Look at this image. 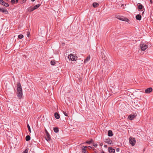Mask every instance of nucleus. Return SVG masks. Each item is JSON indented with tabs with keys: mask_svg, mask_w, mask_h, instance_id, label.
Returning a JSON list of instances; mask_svg holds the SVG:
<instances>
[{
	"mask_svg": "<svg viewBox=\"0 0 153 153\" xmlns=\"http://www.w3.org/2000/svg\"><path fill=\"white\" fill-rule=\"evenodd\" d=\"M17 94L19 98H21L22 95V91L21 85L20 83L17 85Z\"/></svg>",
	"mask_w": 153,
	"mask_h": 153,
	"instance_id": "1",
	"label": "nucleus"
},
{
	"mask_svg": "<svg viewBox=\"0 0 153 153\" xmlns=\"http://www.w3.org/2000/svg\"><path fill=\"white\" fill-rule=\"evenodd\" d=\"M68 58L72 61H75L76 60L77 57L73 54H71L68 56Z\"/></svg>",
	"mask_w": 153,
	"mask_h": 153,
	"instance_id": "2",
	"label": "nucleus"
},
{
	"mask_svg": "<svg viewBox=\"0 0 153 153\" xmlns=\"http://www.w3.org/2000/svg\"><path fill=\"white\" fill-rule=\"evenodd\" d=\"M148 48V45L143 42H141L140 44V48L141 50L144 51Z\"/></svg>",
	"mask_w": 153,
	"mask_h": 153,
	"instance_id": "3",
	"label": "nucleus"
},
{
	"mask_svg": "<svg viewBox=\"0 0 153 153\" xmlns=\"http://www.w3.org/2000/svg\"><path fill=\"white\" fill-rule=\"evenodd\" d=\"M129 141L130 143L131 144L132 146H134L135 143V139L130 137L129 139Z\"/></svg>",
	"mask_w": 153,
	"mask_h": 153,
	"instance_id": "4",
	"label": "nucleus"
},
{
	"mask_svg": "<svg viewBox=\"0 0 153 153\" xmlns=\"http://www.w3.org/2000/svg\"><path fill=\"white\" fill-rule=\"evenodd\" d=\"M45 133L46 134V137H45L46 140L47 141H49L51 139L50 136L46 130H45Z\"/></svg>",
	"mask_w": 153,
	"mask_h": 153,
	"instance_id": "5",
	"label": "nucleus"
},
{
	"mask_svg": "<svg viewBox=\"0 0 153 153\" xmlns=\"http://www.w3.org/2000/svg\"><path fill=\"white\" fill-rule=\"evenodd\" d=\"M0 12H1L3 13H4L5 14H7L8 13V11L6 9H4L3 8L0 7Z\"/></svg>",
	"mask_w": 153,
	"mask_h": 153,
	"instance_id": "6",
	"label": "nucleus"
},
{
	"mask_svg": "<svg viewBox=\"0 0 153 153\" xmlns=\"http://www.w3.org/2000/svg\"><path fill=\"white\" fill-rule=\"evenodd\" d=\"M0 3L6 7H8L9 6V5L7 3L5 2L3 0H0Z\"/></svg>",
	"mask_w": 153,
	"mask_h": 153,
	"instance_id": "7",
	"label": "nucleus"
},
{
	"mask_svg": "<svg viewBox=\"0 0 153 153\" xmlns=\"http://www.w3.org/2000/svg\"><path fill=\"white\" fill-rule=\"evenodd\" d=\"M118 19L124 21L128 22L129 21V20L128 19L124 17H120Z\"/></svg>",
	"mask_w": 153,
	"mask_h": 153,
	"instance_id": "8",
	"label": "nucleus"
},
{
	"mask_svg": "<svg viewBox=\"0 0 153 153\" xmlns=\"http://www.w3.org/2000/svg\"><path fill=\"white\" fill-rule=\"evenodd\" d=\"M108 150L110 153H114L115 152V149H112L111 147H108Z\"/></svg>",
	"mask_w": 153,
	"mask_h": 153,
	"instance_id": "9",
	"label": "nucleus"
},
{
	"mask_svg": "<svg viewBox=\"0 0 153 153\" xmlns=\"http://www.w3.org/2000/svg\"><path fill=\"white\" fill-rule=\"evenodd\" d=\"M152 89L151 88H148L145 90V92L146 93L148 94L152 91Z\"/></svg>",
	"mask_w": 153,
	"mask_h": 153,
	"instance_id": "10",
	"label": "nucleus"
},
{
	"mask_svg": "<svg viewBox=\"0 0 153 153\" xmlns=\"http://www.w3.org/2000/svg\"><path fill=\"white\" fill-rule=\"evenodd\" d=\"M136 117V115L134 114H133V115H129L128 117V119L131 120H133L134 117Z\"/></svg>",
	"mask_w": 153,
	"mask_h": 153,
	"instance_id": "11",
	"label": "nucleus"
},
{
	"mask_svg": "<svg viewBox=\"0 0 153 153\" xmlns=\"http://www.w3.org/2000/svg\"><path fill=\"white\" fill-rule=\"evenodd\" d=\"M105 142L108 144H112V141L109 138L106 139Z\"/></svg>",
	"mask_w": 153,
	"mask_h": 153,
	"instance_id": "12",
	"label": "nucleus"
},
{
	"mask_svg": "<svg viewBox=\"0 0 153 153\" xmlns=\"http://www.w3.org/2000/svg\"><path fill=\"white\" fill-rule=\"evenodd\" d=\"M136 18L137 20L140 21L141 19V16L140 15L137 14L136 16Z\"/></svg>",
	"mask_w": 153,
	"mask_h": 153,
	"instance_id": "13",
	"label": "nucleus"
},
{
	"mask_svg": "<svg viewBox=\"0 0 153 153\" xmlns=\"http://www.w3.org/2000/svg\"><path fill=\"white\" fill-rule=\"evenodd\" d=\"M90 55H89L87 57V58L84 61V63H86L87 62H88V61L90 60Z\"/></svg>",
	"mask_w": 153,
	"mask_h": 153,
	"instance_id": "14",
	"label": "nucleus"
},
{
	"mask_svg": "<svg viewBox=\"0 0 153 153\" xmlns=\"http://www.w3.org/2000/svg\"><path fill=\"white\" fill-rule=\"evenodd\" d=\"M54 116L56 119H58L60 118V116L59 114L57 112L54 114Z\"/></svg>",
	"mask_w": 153,
	"mask_h": 153,
	"instance_id": "15",
	"label": "nucleus"
},
{
	"mask_svg": "<svg viewBox=\"0 0 153 153\" xmlns=\"http://www.w3.org/2000/svg\"><path fill=\"white\" fill-rule=\"evenodd\" d=\"M108 135L109 137H111L113 135L112 132L111 130H109L108 131Z\"/></svg>",
	"mask_w": 153,
	"mask_h": 153,
	"instance_id": "16",
	"label": "nucleus"
},
{
	"mask_svg": "<svg viewBox=\"0 0 153 153\" xmlns=\"http://www.w3.org/2000/svg\"><path fill=\"white\" fill-rule=\"evenodd\" d=\"M34 10L33 7H30L28 8L27 9L28 11L29 12H31Z\"/></svg>",
	"mask_w": 153,
	"mask_h": 153,
	"instance_id": "17",
	"label": "nucleus"
},
{
	"mask_svg": "<svg viewBox=\"0 0 153 153\" xmlns=\"http://www.w3.org/2000/svg\"><path fill=\"white\" fill-rule=\"evenodd\" d=\"M99 4L96 2H94L93 4V6L94 7H96L99 6Z\"/></svg>",
	"mask_w": 153,
	"mask_h": 153,
	"instance_id": "18",
	"label": "nucleus"
},
{
	"mask_svg": "<svg viewBox=\"0 0 153 153\" xmlns=\"http://www.w3.org/2000/svg\"><path fill=\"white\" fill-rule=\"evenodd\" d=\"M40 6V4H38L35 6L34 7H33V8H34V10H35L38 8L39 7V6Z\"/></svg>",
	"mask_w": 153,
	"mask_h": 153,
	"instance_id": "19",
	"label": "nucleus"
},
{
	"mask_svg": "<svg viewBox=\"0 0 153 153\" xmlns=\"http://www.w3.org/2000/svg\"><path fill=\"white\" fill-rule=\"evenodd\" d=\"M25 139H26V141H28L29 140H30V137L29 135H27L26 137V138Z\"/></svg>",
	"mask_w": 153,
	"mask_h": 153,
	"instance_id": "20",
	"label": "nucleus"
},
{
	"mask_svg": "<svg viewBox=\"0 0 153 153\" xmlns=\"http://www.w3.org/2000/svg\"><path fill=\"white\" fill-rule=\"evenodd\" d=\"M143 6L141 4H140L138 5V8L140 10L142 9L143 8Z\"/></svg>",
	"mask_w": 153,
	"mask_h": 153,
	"instance_id": "21",
	"label": "nucleus"
},
{
	"mask_svg": "<svg viewBox=\"0 0 153 153\" xmlns=\"http://www.w3.org/2000/svg\"><path fill=\"white\" fill-rule=\"evenodd\" d=\"M53 130L56 133H57L59 131V130L57 128H54Z\"/></svg>",
	"mask_w": 153,
	"mask_h": 153,
	"instance_id": "22",
	"label": "nucleus"
},
{
	"mask_svg": "<svg viewBox=\"0 0 153 153\" xmlns=\"http://www.w3.org/2000/svg\"><path fill=\"white\" fill-rule=\"evenodd\" d=\"M93 141V140L92 139H91L89 141H87L86 142V143H88V144H90Z\"/></svg>",
	"mask_w": 153,
	"mask_h": 153,
	"instance_id": "23",
	"label": "nucleus"
},
{
	"mask_svg": "<svg viewBox=\"0 0 153 153\" xmlns=\"http://www.w3.org/2000/svg\"><path fill=\"white\" fill-rule=\"evenodd\" d=\"M23 37H24L23 35L22 34L19 35L18 36V38L19 39H20L22 38Z\"/></svg>",
	"mask_w": 153,
	"mask_h": 153,
	"instance_id": "24",
	"label": "nucleus"
},
{
	"mask_svg": "<svg viewBox=\"0 0 153 153\" xmlns=\"http://www.w3.org/2000/svg\"><path fill=\"white\" fill-rule=\"evenodd\" d=\"M27 127L28 128V130H29V131L30 132H31V129H30V126H29V125L28 124H27Z\"/></svg>",
	"mask_w": 153,
	"mask_h": 153,
	"instance_id": "25",
	"label": "nucleus"
},
{
	"mask_svg": "<svg viewBox=\"0 0 153 153\" xmlns=\"http://www.w3.org/2000/svg\"><path fill=\"white\" fill-rule=\"evenodd\" d=\"M51 65H53L55 64V61L52 60L51 61Z\"/></svg>",
	"mask_w": 153,
	"mask_h": 153,
	"instance_id": "26",
	"label": "nucleus"
},
{
	"mask_svg": "<svg viewBox=\"0 0 153 153\" xmlns=\"http://www.w3.org/2000/svg\"><path fill=\"white\" fill-rule=\"evenodd\" d=\"M63 112L65 116H68V115L67 114L65 111H63Z\"/></svg>",
	"mask_w": 153,
	"mask_h": 153,
	"instance_id": "27",
	"label": "nucleus"
},
{
	"mask_svg": "<svg viewBox=\"0 0 153 153\" xmlns=\"http://www.w3.org/2000/svg\"><path fill=\"white\" fill-rule=\"evenodd\" d=\"M28 152V150L27 149H26L22 153H27Z\"/></svg>",
	"mask_w": 153,
	"mask_h": 153,
	"instance_id": "28",
	"label": "nucleus"
},
{
	"mask_svg": "<svg viewBox=\"0 0 153 153\" xmlns=\"http://www.w3.org/2000/svg\"><path fill=\"white\" fill-rule=\"evenodd\" d=\"M87 148V146H83L82 147V150H83L84 149H85Z\"/></svg>",
	"mask_w": 153,
	"mask_h": 153,
	"instance_id": "29",
	"label": "nucleus"
},
{
	"mask_svg": "<svg viewBox=\"0 0 153 153\" xmlns=\"http://www.w3.org/2000/svg\"><path fill=\"white\" fill-rule=\"evenodd\" d=\"M86 151L85 149H84V150H83L82 151V152L83 153H86Z\"/></svg>",
	"mask_w": 153,
	"mask_h": 153,
	"instance_id": "30",
	"label": "nucleus"
},
{
	"mask_svg": "<svg viewBox=\"0 0 153 153\" xmlns=\"http://www.w3.org/2000/svg\"><path fill=\"white\" fill-rule=\"evenodd\" d=\"M15 2V0H11V2L12 4L14 3Z\"/></svg>",
	"mask_w": 153,
	"mask_h": 153,
	"instance_id": "31",
	"label": "nucleus"
},
{
	"mask_svg": "<svg viewBox=\"0 0 153 153\" xmlns=\"http://www.w3.org/2000/svg\"><path fill=\"white\" fill-rule=\"evenodd\" d=\"M116 151L117 152H119L120 151V149L119 148H117L116 149Z\"/></svg>",
	"mask_w": 153,
	"mask_h": 153,
	"instance_id": "32",
	"label": "nucleus"
},
{
	"mask_svg": "<svg viewBox=\"0 0 153 153\" xmlns=\"http://www.w3.org/2000/svg\"><path fill=\"white\" fill-rule=\"evenodd\" d=\"M19 110V109L17 108H15V111H18Z\"/></svg>",
	"mask_w": 153,
	"mask_h": 153,
	"instance_id": "33",
	"label": "nucleus"
},
{
	"mask_svg": "<svg viewBox=\"0 0 153 153\" xmlns=\"http://www.w3.org/2000/svg\"><path fill=\"white\" fill-rule=\"evenodd\" d=\"M97 146V144H94V146L95 147H96Z\"/></svg>",
	"mask_w": 153,
	"mask_h": 153,
	"instance_id": "34",
	"label": "nucleus"
},
{
	"mask_svg": "<svg viewBox=\"0 0 153 153\" xmlns=\"http://www.w3.org/2000/svg\"><path fill=\"white\" fill-rule=\"evenodd\" d=\"M29 34H30V33H27V36L28 37L29 36Z\"/></svg>",
	"mask_w": 153,
	"mask_h": 153,
	"instance_id": "35",
	"label": "nucleus"
},
{
	"mask_svg": "<svg viewBox=\"0 0 153 153\" xmlns=\"http://www.w3.org/2000/svg\"><path fill=\"white\" fill-rule=\"evenodd\" d=\"M26 0H23V3H24L25 2Z\"/></svg>",
	"mask_w": 153,
	"mask_h": 153,
	"instance_id": "36",
	"label": "nucleus"
},
{
	"mask_svg": "<svg viewBox=\"0 0 153 153\" xmlns=\"http://www.w3.org/2000/svg\"><path fill=\"white\" fill-rule=\"evenodd\" d=\"M88 148L89 149H91L92 148V147H91V146H89L88 147Z\"/></svg>",
	"mask_w": 153,
	"mask_h": 153,
	"instance_id": "37",
	"label": "nucleus"
},
{
	"mask_svg": "<svg viewBox=\"0 0 153 153\" xmlns=\"http://www.w3.org/2000/svg\"><path fill=\"white\" fill-rule=\"evenodd\" d=\"M150 1L151 4L152 3V0H150Z\"/></svg>",
	"mask_w": 153,
	"mask_h": 153,
	"instance_id": "38",
	"label": "nucleus"
},
{
	"mask_svg": "<svg viewBox=\"0 0 153 153\" xmlns=\"http://www.w3.org/2000/svg\"><path fill=\"white\" fill-rule=\"evenodd\" d=\"M100 145L101 146H102L103 145V143H100Z\"/></svg>",
	"mask_w": 153,
	"mask_h": 153,
	"instance_id": "39",
	"label": "nucleus"
},
{
	"mask_svg": "<svg viewBox=\"0 0 153 153\" xmlns=\"http://www.w3.org/2000/svg\"><path fill=\"white\" fill-rule=\"evenodd\" d=\"M104 147H107V146L106 145H104Z\"/></svg>",
	"mask_w": 153,
	"mask_h": 153,
	"instance_id": "40",
	"label": "nucleus"
},
{
	"mask_svg": "<svg viewBox=\"0 0 153 153\" xmlns=\"http://www.w3.org/2000/svg\"><path fill=\"white\" fill-rule=\"evenodd\" d=\"M36 0H31V1L32 2L35 1Z\"/></svg>",
	"mask_w": 153,
	"mask_h": 153,
	"instance_id": "41",
	"label": "nucleus"
},
{
	"mask_svg": "<svg viewBox=\"0 0 153 153\" xmlns=\"http://www.w3.org/2000/svg\"><path fill=\"white\" fill-rule=\"evenodd\" d=\"M19 0H16V2H18Z\"/></svg>",
	"mask_w": 153,
	"mask_h": 153,
	"instance_id": "42",
	"label": "nucleus"
},
{
	"mask_svg": "<svg viewBox=\"0 0 153 153\" xmlns=\"http://www.w3.org/2000/svg\"><path fill=\"white\" fill-rule=\"evenodd\" d=\"M102 153H105V152L103 151H102Z\"/></svg>",
	"mask_w": 153,
	"mask_h": 153,
	"instance_id": "43",
	"label": "nucleus"
}]
</instances>
